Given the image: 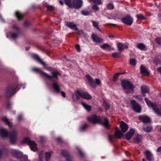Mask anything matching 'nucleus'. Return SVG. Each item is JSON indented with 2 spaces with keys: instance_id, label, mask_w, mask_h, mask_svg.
<instances>
[{
  "instance_id": "21",
  "label": "nucleus",
  "mask_w": 161,
  "mask_h": 161,
  "mask_svg": "<svg viewBox=\"0 0 161 161\" xmlns=\"http://www.w3.org/2000/svg\"><path fill=\"white\" fill-rule=\"evenodd\" d=\"M135 130L132 128L130 129L129 131L125 135V138L126 140H129L130 139L134 134Z\"/></svg>"
},
{
  "instance_id": "10",
  "label": "nucleus",
  "mask_w": 161,
  "mask_h": 161,
  "mask_svg": "<svg viewBox=\"0 0 161 161\" xmlns=\"http://www.w3.org/2000/svg\"><path fill=\"white\" fill-rule=\"evenodd\" d=\"M83 1L81 0H73L72 3V7L78 9L81 8Z\"/></svg>"
},
{
  "instance_id": "64",
  "label": "nucleus",
  "mask_w": 161,
  "mask_h": 161,
  "mask_svg": "<svg viewBox=\"0 0 161 161\" xmlns=\"http://www.w3.org/2000/svg\"><path fill=\"white\" fill-rule=\"evenodd\" d=\"M59 3L61 5H63V2L62 0H59Z\"/></svg>"
},
{
  "instance_id": "1",
  "label": "nucleus",
  "mask_w": 161,
  "mask_h": 161,
  "mask_svg": "<svg viewBox=\"0 0 161 161\" xmlns=\"http://www.w3.org/2000/svg\"><path fill=\"white\" fill-rule=\"evenodd\" d=\"M87 119L88 121L93 124L99 123L103 125L106 128H108L109 121L105 117H101L96 115H93L88 117Z\"/></svg>"
},
{
  "instance_id": "2",
  "label": "nucleus",
  "mask_w": 161,
  "mask_h": 161,
  "mask_svg": "<svg viewBox=\"0 0 161 161\" xmlns=\"http://www.w3.org/2000/svg\"><path fill=\"white\" fill-rule=\"evenodd\" d=\"M80 97L86 100L91 99L92 97L87 92L82 91H76L72 95L73 99L75 101L79 99Z\"/></svg>"
},
{
  "instance_id": "59",
  "label": "nucleus",
  "mask_w": 161,
  "mask_h": 161,
  "mask_svg": "<svg viewBox=\"0 0 161 161\" xmlns=\"http://www.w3.org/2000/svg\"><path fill=\"white\" fill-rule=\"evenodd\" d=\"M113 137L114 136L113 135H109L108 136V139L110 141H111Z\"/></svg>"
},
{
  "instance_id": "11",
  "label": "nucleus",
  "mask_w": 161,
  "mask_h": 161,
  "mask_svg": "<svg viewBox=\"0 0 161 161\" xmlns=\"http://www.w3.org/2000/svg\"><path fill=\"white\" fill-rule=\"evenodd\" d=\"M15 88L13 86H8L6 89L5 92V95L6 97H9L13 94V92L15 90Z\"/></svg>"
},
{
  "instance_id": "56",
  "label": "nucleus",
  "mask_w": 161,
  "mask_h": 161,
  "mask_svg": "<svg viewBox=\"0 0 161 161\" xmlns=\"http://www.w3.org/2000/svg\"><path fill=\"white\" fill-rule=\"evenodd\" d=\"M92 8L93 9L95 10L96 11H98L99 10V8L96 5H93L92 6Z\"/></svg>"
},
{
  "instance_id": "9",
  "label": "nucleus",
  "mask_w": 161,
  "mask_h": 161,
  "mask_svg": "<svg viewBox=\"0 0 161 161\" xmlns=\"http://www.w3.org/2000/svg\"><path fill=\"white\" fill-rule=\"evenodd\" d=\"M122 22L127 25H130L132 23L133 19L129 15H127L125 17L121 19Z\"/></svg>"
},
{
  "instance_id": "24",
  "label": "nucleus",
  "mask_w": 161,
  "mask_h": 161,
  "mask_svg": "<svg viewBox=\"0 0 161 161\" xmlns=\"http://www.w3.org/2000/svg\"><path fill=\"white\" fill-rule=\"evenodd\" d=\"M145 101H146L147 105L149 107H151L153 109L157 105L155 103H153L152 102L150 101H149L147 98H146L144 99Z\"/></svg>"
},
{
  "instance_id": "45",
  "label": "nucleus",
  "mask_w": 161,
  "mask_h": 161,
  "mask_svg": "<svg viewBox=\"0 0 161 161\" xmlns=\"http://www.w3.org/2000/svg\"><path fill=\"white\" fill-rule=\"evenodd\" d=\"M136 17L137 18L139 19H142V20H144L145 19V18L142 14H137L136 15Z\"/></svg>"
},
{
  "instance_id": "5",
  "label": "nucleus",
  "mask_w": 161,
  "mask_h": 161,
  "mask_svg": "<svg viewBox=\"0 0 161 161\" xmlns=\"http://www.w3.org/2000/svg\"><path fill=\"white\" fill-rule=\"evenodd\" d=\"M12 29L13 31L9 33V35H7V37H10L14 39H15L18 36L20 32L19 28L15 25H14L12 26Z\"/></svg>"
},
{
  "instance_id": "32",
  "label": "nucleus",
  "mask_w": 161,
  "mask_h": 161,
  "mask_svg": "<svg viewBox=\"0 0 161 161\" xmlns=\"http://www.w3.org/2000/svg\"><path fill=\"white\" fill-rule=\"evenodd\" d=\"M153 109L154 110V112L158 115L161 116V107H160V108H159L157 105Z\"/></svg>"
},
{
  "instance_id": "46",
  "label": "nucleus",
  "mask_w": 161,
  "mask_h": 161,
  "mask_svg": "<svg viewBox=\"0 0 161 161\" xmlns=\"http://www.w3.org/2000/svg\"><path fill=\"white\" fill-rule=\"evenodd\" d=\"M71 29L75 31H77L78 30L76 25L73 23H71Z\"/></svg>"
},
{
  "instance_id": "26",
  "label": "nucleus",
  "mask_w": 161,
  "mask_h": 161,
  "mask_svg": "<svg viewBox=\"0 0 161 161\" xmlns=\"http://www.w3.org/2000/svg\"><path fill=\"white\" fill-rule=\"evenodd\" d=\"M52 86L53 88L57 92H59L60 91V86L59 84L56 82H54L52 84Z\"/></svg>"
},
{
  "instance_id": "61",
  "label": "nucleus",
  "mask_w": 161,
  "mask_h": 161,
  "mask_svg": "<svg viewBox=\"0 0 161 161\" xmlns=\"http://www.w3.org/2000/svg\"><path fill=\"white\" fill-rule=\"evenodd\" d=\"M24 25L25 26H27L29 25V23L28 21H26L24 22Z\"/></svg>"
},
{
  "instance_id": "6",
  "label": "nucleus",
  "mask_w": 161,
  "mask_h": 161,
  "mask_svg": "<svg viewBox=\"0 0 161 161\" xmlns=\"http://www.w3.org/2000/svg\"><path fill=\"white\" fill-rule=\"evenodd\" d=\"M23 143H27L29 145L31 149L34 151H36L37 150V148L36 147V144L35 142L31 141L29 138L26 137L23 140Z\"/></svg>"
},
{
  "instance_id": "13",
  "label": "nucleus",
  "mask_w": 161,
  "mask_h": 161,
  "mask_svg": "<svg viewBox=\"0 0 161 161\" xmlns=\"http://www.w3.org/2000/svg\"><path fill=\"white\" fill-rule=\"evenodd\" d=\"M44 155L45 156V158L46 161H48L51 157V153H44L43 151H41L39 154V159L40 160H42Z\"/></svg>"
},
{
  "instance_id": "54",
  "label": "nucleus",
  "mask_w": 161,
  "mask_h": 161,
  "mask_svg": "<svg viewBox=\"0 0 161 161\" xmlns=\"http://www.w3.org/2000/svg\"><path fill=\"white\" fill-rule=\"evenodd\" d=\"M23 119V116L21 115H19L17 118V120L19 122Z\"/></svg>"
},
{
  "instance_id": "43",
  "label": "nucleus",
  "mask_w": 161,
  "mask_h": 161,
  "mask_svg": "<svg viewBox=\"0 0 161 161\" xmlns=\"http://www.w3.org/2000/svg\"><path fill=\"white\" fill-rule=\"evenodd\" d=\"M78 153L79 156L82 158L84 157L85 154L80 149H78Z\"/></svg>"
},
{
  "instance_id": "44",
  "label": "nucleus",
  "mask_w": 161,
  "mask_h": 161,
  "mask_svg": "<svg viewBox=\"0 0 161 161\" xmlns=\"http://www.w3.org/2000/svg\"><path fill=\"white\" fill-rule=\"evenodd\" d=\"M107 8L108 9L112 10L114 8V6L113 4L111 3H108L107 4Z\"/></svg>"
},
{
  "instance_id": "25",
  "label": "nucleus",
  "mask_w": 161,
  "mask_h": 161,
  "mask_svg": "<svg viewBox=\"0 0 161 161\" xmlns=\"http://www.w3.org/2000/svg\"><path fill=\"white\" fill-rule=\"evenodd\" d=\"M62 153L65 158V161H70L69 154L67 151H63L62 152Z\"/></svg>"
},
{
  "instance_id": "60",
  "label": "nucleus",
  "mask_w": 161,
  "mask_h": 161,
  "mask_svg": "<svg viewBox=\"0 0 161 161\" xmlns=\"http://www.w3.org/2000/svg\"><path fill=\"white\" fill-rule=\"evenodd\" d=\"M157 152L158 153L161 152V146L157 148Z\"/></svg>"
},
{
  "instance_id": "20",
  "label": "nucleus",
  "mask_w": 161,
  "mask_h": 161,
  "mask_svg": "<svg viewBox=\"0 0 161 161\" xmlns=\"http://www.w3.org/2000/svg\"><path fill=\"white\" fill-rule=\"evenodd\" d=\"M0 133L2 137L3 138L8 137L9 136L7 130L3 128H2L0 130Z\"/></svg>"
},
{
  "instance_id": "40",
  "label": "nucleus",
  "mask_w": 161,
  "mask_h": 161,
  "mask_svg": "<svg viewBox=\"0 0 161 161\" xmlns=\"http://www.w3.org/2000/svg\"><path fill=\"white\" fill-rule=\"evenodd\" d=\"M103 105L106 110H108L110 108V105L106 101H104L103 103Z\"/></svg>"
},
{
  "instance_id": "37",
  "label": "nucleus",
  "mask_w": 161,
  "mask_h": 161,
  "mask_svg": "<svg viewBox=\"0 0 161 161\" xmlns=\"http://www.w3.org/2000/svg\"><path fill=\"white\" fill-rule=\"evenodd\" d=\"M90 2H92L97 5H101L102 4V2L101 0H89Z\"/></svg>"
},
{
  "instance_id": "53",
  "label": "nucleus",
  "mask_w": 161,
  "mask_h": 161,
  "mask_svg": "<svg viewBox=\"0 0 161 161\" xmlns=\"http://www.w3.org/2000/svg\"><path fill=\"white\" fill-rule=\"evenodd\" d=\"M47 9L50 11H53L54 10V8L52 6H47Z\"/></svg>"
},
{
  "instance_id": "3",
  "label": "nucleus",
  "mask_w": 161,
  "mask_h": 161,
  "mask_svg": "<svg viewBox=\"0 0 161 161\" xmlns=\"http://www.w3.org/2000/svg\"><path fill=\"white\" fill-rule=\"evenodd\" d=\"M32 70L36 73L43 75L49 80L52 79L53 78L57 79L58 75H59L58 72L57 70L52 71L51 73L53 75H49L46 73L42 71L39 68H33L32 69Z\"/></svg>"
},
{
  "instance_id": "55",
  "label": "nucleus",
  "mask_w": 161,
  "mask_h": 161,
  "mask_svg": "<svg viewBox=\"0 0 161 161\" xmlns=\"http://www.w3.org/2000/svg\"><path fill=\"white\" fill-rule=\"evenodd\" d=\"M95 81H96V83H95V84H96L97 85H99V86L101 85V82L100 80L99 79H98V78L96 79Z\"/></svg>"
},
{
  "instance_id": "39",
  "label": "nucleus",
  "mask_w": 161,
  "mask_h": 161,
  "mask_svg": "<svg viewBox=\"0 0 161 161\" xmlns=\"http://www.w3.org/2000/svg\"><path fill=\"white\" fill-rule=\"evenodd\" d=\"M81 13L84 16L88 15L89 14V12L87 10L84 9L81 10Z\"/></svg>"
},
{
  "instance_id": "27",
  "label": "nucleus",
  "mask_w": 161,
  "mask_h": 161,
  "mask_svg": "<svg viewBox=\"0 0 161 161\" xmlns=\"http://www.w3.org/2000/svg\"><path fill=\"white\" fill-rule=\"evenodd\" d=\"M101 47L104 50L107 49L109 51L112 50H114V48L111 46L110 45L107 43H104L101 46Z\"/></svg>"
},
{
  "instance_id": "12",
  "label": "nucleus",
  "mask_w": 161,
  "mask_h": 161,
  "mask_svg": "<svg viewBox=\"0 0 161 161\" xmlns=\"http://www.w3.org/2000/svg\"><path fill=\"white\" fill-rule=\"evenodd\" d=\"M144 153L146 159L148 161H153L154 160L153 154L150 151L146 150L144 152Z\"/></svg>"
},
{
  "instance_id": "38",
  "label": "nucleus",
  "mask_w": 161,
  "mask_h": 161,
  "mask_svg": "<svg viewBox=\"0 0 161 161\" xmlns=\"http://www.w3.org/2000/svg\"><path fill=\"white\" fill-rule=\"evenodd\" d=\"M88 127V125L87 124H85L81 125L80 128V130L82 131H84Z\"/></svg>"
},
{
  "instance_id": "30",
  "label": "nucleus",
  "mask_w": 161,
  "mask_h": 161,
  "mask_svg": "<svg viewBox=\"0 0 161 161\" xmlns=\"http://www.w3.org/2000/svg\"><path fill=\"white\" fill-rule=\"evenodd\" d=\"M3 121L6 123V124L9 127L12 126V124L10 122L8 119L6 117H3L2 118Z\"/></svg>"
},
{
  "instance_id": "41",
  "label": "nucleus",
  "mask_w": 161,
  "mask_h": 161,
  "mask_svg": "<svg viewBox=\"0 0 161 161\" xmlns=\"http://www.w3.org/2000/svg\"><path fill=\"white\" fill-rule=\"evenodd\" d=\"M93 24V26L95 28H97L99 31L100 30L98 26V24L97 22L92 21Z\"/></svg>"
},
{
  "instance_id": "58",
  "label": "nucleus",
  "mask_w": 161,
  "mask_h": 161,
  "mask_svg": "<svg viewBox=\"0 0 161 161\" xmlns=\"http://www.w3.org/2000/svg\"><path fill=\"white\" fill-rule=\"evenodd\" d=\"M65 24L69 27L70 28V22H68L67 21L65 22Z\"/></svg>"
},
{
  "instance_id": "19",
  "label": "nucleus",
  "mask_w": 161,
  "mask_h": 161,
  "mask_svg": "<svg viewBox=\"0 0 161 161\" xmlns=\"http://www.w3.org/2000/svg\"><path fill=\"white\" fill-rule=\"evenodd\" d=\"M117 46L118 50L119 51H121L124 49L128 48V45L125 43L118 42L117 43Z\"/></svg>"
},
{
  "instance_id": "35",
  "label": "nucleus",
  "mask_w": 161,
  "mask_h": 161,
  "mask_svg": "<svg viewBox=\"0 0 161 161\" xmlns=\"http://www.w3.org/2000/svg\"><path fill=\"white\" fill-rule=\"evenodd\" d=\"M15 14L16 17L19 20L21 19L24 16V14L18 11L16 12Z\"/></svg>"
},
{
  "instance_id": "49",
  "label": "nucleus",
  "mask_w": 161,
  "mask_h": 161,
  "mask_svg": "<svg viewBox=\"0 0 161 161\" xmlns=\"http://www.w3.org/2000/svg\"><path fill=\"white\" fill-rule=\"evenodd\" d=\"M75 48L77 51L78 52H80L81 51V49L80 46L79 44H76L75 45Z\"/></svg>"
},
{
  "instance_id": "7",
  "label": "nucleus",
  "mask_w": 161,
  "mask_h": 161,
  "mask_svg": "<svg viewBox=\"0 0 161 161\" xmlns=\"http://www.w3.org/2000/svg\"><path fill=\"white\" fill-rule=\"evenodd\" d=\"M18 131L16 129H13L9 133L10 141L12 144H14L17 140Z\"/></svg>"
},
{
  "instance_id": "31",
  "label": "nucleus",
  "mask_w": 161,
  "mask_h": 161,
  "mask_svg": "<svg viewBox=\"0 0 161 161\" xmlns=\"http://www.w3.org/2000/svg\"><path fill=\"white\" fill-rule=\"evenodd\" d=\"M81 104L82 106L85 108V109L88 111L89 112L91 110V107L89 105L86 104L83 102H81Z\"/></svg>"
},
{
  "instance_id": "22",
  "label": "nucleus",
  "mask_w": 161,
  "mask_h": 161,
  "mask_svg": "<svg viewBox=\"0 0 161 161\" xmlns=\"http://www.w3.org/2000/svg\"><path fill=\"white\" fill-rule=\"evenodd\" d=\"M141 73L143 75H148L149 73L148 71V69L143 65H141L140 67Z\"/></svg>"
},
{
  "instance_id": "29",
  "label": "nucleus",
  "mask_w": 161,
  "mask_h": 161,
  "mask_svg": "<svg viewBox=\"0 0 161 161\" xmlns=\"http://www.w3.org/2000/svg\"><path fill=\"white\" fill-rule=\"evenodd\" d=\"M143 129L145 132L147 133L150 132L153 130V127L150 125H148L143 128Z\"/></svg>"
},
{
  "instance_id": "17",
  "label": "nucleus",
  "mask_w": 161,
  "mask_h": 161,
  "mask_svg": "<svg viewBox=\"0 0 161 161\" xmlns=\"http://www.w3.org/2000/svg\"><path fill=\"white\" fill-rule=\"evenodd\" d=\"M119 124L122 131L124 133L126 132L128 129V125L123 121L119 122Z\"/></svg>"
},
{
  "instance_id": "15",
  "label": "nucleus",
  "mask_w": 161,
  "mask_h": 161,
  "mask_svg": "<svg viewBox=\"0 0 161 161\" xmlns=\"http://www.w3.org/2000/svg\"><path fill=\"white\" fill-rule=\"evenodd\" d=\"M86 78L90 86L94 88L96 87V85L92 77L88 75H86Z\"/></svg>"
},
{
  "instance_id": "18",
  "label": "nucleus",
  "mask_w": 161,
  "mask_h": 161,
  "mask_svg": "<svg viewBox=\"0 0 161 161\" xmlns=\"http://www.w3.org/2000/svg\"><path fill=\"white\" fill-rule=\"evenodd\" d=\"M139 119L144 123H149L150 121V117L146 115H142L139 116Z\"/></svg>"
},
{
  "instance_id": "62",
  "label": "nucleus",
  "mask_w": 161,
  "mask_h": 161,
  "mask_svg": "<svg viewBox=\"0 0 161 161\" xmlns=\"http://www.w3.org/2000/svg\"><path fill=\"white\" fill-rule=\"evenodd\" d=\"M157 70L160 73V74L161 75V67L158 68Z\"/></svg>"
},
{
  "instance_id": "42",
  "label": "nucleus",
  "mask_w": 161,
  "mask_h": 161,
  "mask_svg": "<svg viewBox=\"0 0 161 161\" xmlns=\"http://www.w3.org/2000/svg\"><path fill=\"white\" fill-rule=\"evenodd\" d=\"M112 56L114 58H119L120 57V54L119 53H114L112 54Z\"/></svg>"
},
{
  "instance_id": "52",
  "label": "nucleus",
  "mask_w": 161,
  "mask_h": 161,
  "mask_svg": "<svg viewBox=\"0 0 161 161\" xmlns=\"http://www.w3.org/2000/svg\"><path fill=\"white\" fill-rule=\"evenodd\" d=\"M156 42L159 45H161V38L158 37L155 40Z\"/></svg>"
},
{
  "instance_id": "51",
  "label": "nucleus",
  "mask_w": 161,
  "mask_h": 161,
  "mask_svg": "<svg viewBox=\"0 0 161 161\" xmlns=\"http://www.w3.org/2000/svg\"><path fill=\"white\" fill-rule=\"evenodd\" d=\"M56 141L57 142L59 143H61L63 142V139L61 137H58L56 139Z\"/></svg>"
},
{
  "instance_id": "23",
  "label": "nucleus",
  "mask_w": 161,
  "mask_h": 161,
  "mask_svg": "<svg viewBox=\"0 0 161 161\" xmlns=\"http://www.w3.org/2000/svg\"><path fill=\"white\" fill-rule=\"evenodd\" d=\"M136 47L141 51H145L147 50L146 46L143 43H140L137 44Z\"/></svg>"
},
{
  "instance_id": "57",
  "label": "nucleus",
  "mask_w": 161,
  "mask_h": 161,
  "mask_svg": "<svg viewBox=\"0 0 161 161\" xmlns=\"http://www.w3.org/2000/svg\"><path fill=\"white\" fill-rule=\"evenodd\" d=\"M129 64L132 66H135L136 64V61H130Z\"/></svg>"
},
{
  "instance_id": "16",
  "label": "nucleus",
  "mask_w": 161,
  "mask_h": 161,
  "mask_svg": "<svg viewBox=\"0 0 161 161\" xmlns=\"http://www.w3.org/2000/svg\"><path fill=\"white\" fill-rule=\"evenodd\" d=\"M91 38L94 42L100 43L102 42L103 40L98 37L97 35L92 34L91 35Z\"/></svg>"
},
{
  "instance_id": "63",
  "label": "nucleus",
  "mask_w": 161,
  "mask_h": 161,
  "mask_svg": "<svg viewBox=\"0 0 161 161\" xmlns=\"http://www.w3.org/2000/svg\"><path fill=\"white\" fill-rule=\"evenodd\" d=\"M61 95L64 97H65V94L63 92H61Z\"/></svg>"
},
{
  "instance_id": "48",
  "label": "nucleus",
  "mask_w": 161,
  "mask_h": 161,
  "mask_svg": "<svg viewBox=\"0 0 161 161\" xmlns=\"http://www.w3.org/2000/svg\"><path fill=\"white\" fill-rule=\"evenodd\" d=\"M65 4L69 6V8L70 7V0H64Z\"/></svg>"
},
{
  "instance_id": "34",
  "label": "nucleus",
  "mask_w": 161,
  "mask_h": 161,
  "mask_svg": "<svg viewBox=\"0 0 161 161\" xmlns=\"http://www.w3.org/2000/svg\"><path fill=\"white\" fill-rule=\"evenodd\" d=\"M33 59L36 60H42L41 58L38 55L36 54H32L31 55Z\"/></svg>"
},
{
  "instance_id": "4",
  "label": "nucleus",
  "mask_w": 161,
  "mask_h": 161,
  "mask_svg": "<svg viewBox=\"0 0 161 161\" xmlns=\"http://www.w3.org/2000/svg\"><path fill=\"white\" fill-rule=\"evenodd\" d=\"M121 84L123 89L126 90V93L133 92L134 86L130 82L127 80H123L121 81Z\"/></svg>"
},
{
  "instance_id": "47",
  "label": "nucleus",
  "mask_w": 161,
  "mask_h": 161,
  "mask_svg": "<svg viewBox=\"0 0 161 161\" xmlns=\"http://www.w3.org/2000/svg\"><path fill=\"white\" fill-rule=\"evenodd\" d=\"M39 63L42 65L44 68L45 69H47V65L43 61H38Z\"/></svg>"
},
{
  "instance_id": "8",
  "label": "nucleus",
  "mask_w": 161,
  "mask_h": 161,
  "mask_svg": "<svg viewBox=\"0 0 161 161\" xmlns=\"http://www.w3.org/2000/svg\"><path fill=\"white\" fill-rule=\"evenodd\" d=\"M130 103L133 110L136 113H140L141 111V108L140 105L134 100H131Z\"/></svg>"
},
{
  "instance_id": "36",
  "label": "nucleus",
  "mask_w": 161,
  "mask_h": 161,
  "mask_svg": "<svg viewBox=\"0 0 161 161\" xmlns=\"http://www.w3.org/2000/svg\"><path fill=\"white\" fill-rule=\"evenodd\" d=\"M141 92L143 93H147L149 91V89L145 86H144L141 88Z\"/></svg>"
},
{
  "instance_id": "50",
  "label": "nucleus",
  "mask_w": 161,
  "mask_h": 161,
  "mask_svg": "<svg viewBox=\"0 0 161 161\" xmlns=\"http://www.w3.org/2000/svg\"><path fill=\"white\" fill-rule=\"evenodd\" d=\"M119 73H118L115 74L114 75L113 79V80L114 81H116L117 80V78H118V76H119Z\"/></svg>"
},
{
  "instance_id": "14",
  "label": "nucleus",
  "mask_w": 161,
  "mask_h": 161,
  "mask_svg": "<svg viewBox=\"0 0 161 161\" xmlns=\"http://www.w3.org/2000/svg\"><path fill=\"white\" fill-rule=\"evenodd\" d=\"M11 153L14 157L19 159L21 158L23 156L22 153L21 152L17 150H12Z\"/></svg>"
},
{
  "instance_id": "33",
  "label": "nucleus",
  "mask_w": 161,
  "mask_h": 161,
  "mask_svg": "<svg viewBox=\"0 0 161 161\" xmlns=\"http://www.w3.org/2000/svg\"><path fill=\"white\" fill-rule=\"evenodd\" d=\"M114 135L116 137L119 138H120L123 136V134L121 131L119 130H116L115 133Z\"/></svg>"
},
{
  "instance_id": "28",
  "label": "nucleus",
  "mask_w": 161,
  "mask_h": 161,
  "mask_svg": "<svg viewBox=\"0 0 161 161\" xmlns=\"http://www.w3.org/2000/svg\"><path fill=\"white\" fill-rule=\"evenodd\" d=\"M142 139V136L140 135H137L136 137L134 138V142L136 143H140Z\"/></svg>"
}]
</instances>
